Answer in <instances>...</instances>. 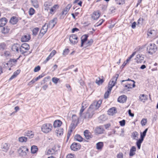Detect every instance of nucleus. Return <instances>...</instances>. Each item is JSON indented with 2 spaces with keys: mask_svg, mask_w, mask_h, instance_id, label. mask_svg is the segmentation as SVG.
<instances>
[{
  "mask_svg": "<svg viewBox=\"0 0 158 158\" xmlns=\"http://www.w3.org/2000/svg\"><path fill=\"white\" fill-rule=\"evenodd\" d=\"M119 123L121 126H123L125 124V120L123 119L119 122Z\"/></svg>",
  "mask_w": 158,
  "mask_h": 158,
  "instance_id": "nucleus-55",
  "label": "nucleus"
},
{
  "mask_svg": "<svg viewBox=\"0 0 158 158\" xmlns=\"http://www.w3.org/2000/svg\"><path fill=\"white\" fill-rule=\"evenodd\" d=\"M139 99L141 101L144 102L147 99V95L144 94H141L139 97Z\"/></svg>",
  "mask_w": 158,
  "mask_h": 158,
  "instance_id": "nucleus-22",
  "label": "nucleus"
},
{
  "mask_svg": "<svg viewBox=\"0 0 158 158\" xmlns=\"http://www.w3.org/2000/svg\"><path fill=\"white\" fill-rule=\"evenodd\" d=\"M84 103H82V107H81V110H80V113H79V114H80V116H81L82 113H83V112L84 111V110L85 109L86 107H85L84 106Z\"/></svg>",
  "mask_w": 158,
  "mask_h": 158,
  "instance_id": "nucleus-45",
  "label": "nucleus"
},
{
  "mask_svg": "<svg viewBox=\"0 0 158 158\" xmlns=\"http://www.w3.org/2000/svg\"><path fill=\"white\" fill-rule=\"evenodd\" d=\"M127 99V97L125 95H121L118 98V101L122 103H124L126 102Z\"/></svg>",
  "mask_w": 158,
  "mask_h": 158,
  "instance_id": "nucleus-11",
  "label": "nucleus"
},
{
  "mask_svg": "<svg viewBox=\"0 0 158 158\" xmlns=\"http://www.w3.org/2000/svg\"><path fill=\"white\" fill-rule=\"evenodd\" d=\"M72 122L76 123L78 121V118L75 114H73L72 117Z\"/></svg>",
  "mask_w": 158,
  "mask_h": 158,
  "instance_id": "nucleus-39",
  "label": "nucleus"
},
{
  "mask_svg": "<svg viewBox=\"0 0 158 158\" xmlns=\"http://www.w3.org/2000/svg\"><path fill=\"white\" fill-rule=\"evenodd\" d=\"M144 59V56L143 55L138 54L136 55L135 60H136V62L138 63H142L145 62V61H143Z\"/></svg>",
  "mask_w": 158,
  "mask_h": 158,
  "instance_id": "nucleus-6",
  "label": "nucleus"
},
{
  "mask_svg": "<svg viewBox=\"0 0 158 158\" xmlns=\"http://www.w3.org/2000/svg\"><path fill=\"white\" fill-rule=\"evenodd\" d=\"M35 12V10L32 8H31L29 10V14L30 15H32L34 14Z\"/></svg>",
  "mask_w": 158,
  "mask_h": 158,
  "instance_id": "nucleus-50",
  "label": "nucleus"
},
{
  "mask_svg": "<svg viewBox=\"0 0 158 158\" xmlns=\"http://www.w3.org/2000/svg\"><path fill=\"white\" fill-rule=\"evenodd\" d=\"M57 19L56 18H54L50 21L48 24H46V26H48V27L52 28L57 23Z\"/></svg>",
  "mask_w": 158,
  "mask_h": 158,
  "instance_id": "nucleus-9",
  "label": "nucleus"
},
{
  "mask_svg": "<svg viewBox=\"0 0 158 158\" xmlns=\"http://www.w3.org/2000/svg\"><path fill=\"white\" fill-rule=\"evenodd\" d=\"M59 7L58 5H55L50 9V12L51 14H52L56 11V10Z\"/></svg>",
  "mask_w": 158,
  "mask_h": 158,
  "instance_id": "nucleus-23",
  "label": "nucleus"
},
{
  "mask_svg": "<svg viewBox=\"0 0 158 158\" xmlns=\"http://www.w3.org/2000/svg\"><path fill=\"white\" fill-rule=\"evenodd\" d=\"M84 135L87 139H89L92 138V135L91 133L88 130H85L84 132Z\"/></svg>",
  "mask_w": 158,
  "mask_h": 158,
  "instance_id": "nucleus-17",
  "label": "nucleus"
},
{
  "mask_svg": "<svg viewBox=\"0 0 158 158\" xmlns=\"http://www.w3.org/2000/svg\"><path fill=\"white\" fill-rule=\"evenodd\" d=\"M66 158H74V155L72 154H68Z\"/></svg>",
  "mask_w": 158,
  "mask_h": 158,
  "instance_id": "nucleus-64",
  "label": "nucleus"
},
{
  "mask_svg": "<svg viewBox=\"0 0 158 158\" xmlns=\"http://www.w3.org/2000/svg\"><path fill=\"white\" fill-rule=\"evenodd\" d=\"M31 2L33 6L36 8H38L39 7L38 2L37 0H31Z\"/></svg>",
  "mask_w": 158,
  "mask_h": 158,
  "instance_id": "nucleus-32",
  "label": "nucleus"
},
{
  "mask_svg": "<svg viewBox=\"0 0 158 158\" xmlns=\"http://www.w3.org/2000/svg\"><path fill=\"white\" fill-rule=\"evenodd\" d=\"M144 20V19L143 18H140L138 21L137 25L139 27L142 26L143 23V21Z\"/></svg>",
  "mask_w": 158,
  "mask_h": 158,
  "instance_id": "nucleus-33",
  "label": "nucleus"
},
{
  "mask_svg": "<svg viewBox=\"0 0 158 158\" xmlns=\"http://www.w3.org/2000/svg\"><path fill=\"white\" fill-rule=\"evenodd\" d=\"M88 37V35H85L81 37V47L83 46L84 44L87 41Z\"/></svg>",
  "mask_w": 158,
  "mask_h": 158,
  "instance_id": "nucleus-18",
  "label": "nucleus"
},
{
  "mask_svg": "<svg viewBox=\"0 0 158 158\" xmlns=\"http://www.w3.org/2000/svg\"><path fill=\"white\" fill-rule=\"evenodd\" d=\"M104 129L101 126L97 127L94 130V132L96 134H99L103 133Z\"/></svg>",
  "mask_w": 158,
  "mask_h": 158,
  "instance_id": "nucleus-14",
  "label": "nucleus"
},
{
  "mask_svg": "<svg viewBox=\"0 0 158 158\" xmlns=\"http://www.w3.org/2000/svg\"><path fill=\"white\" fill-rule=\"evenodd\" d=\"M157 49L156 45L154 44H150L147 47V51L148 53L152 55L156 52Z\"/></svg>",
  "mask_w": 158,
  "mask_h": 158,
  "instance_id": "nucleus-2",
  "label": "nucleus"
},
{
  "mask_svg": "<svg viewBox=\"0 0 158 158\" xmlns=\"http://www.w3.org/2000/svg\"><path fill=\"white\" fill-rule=\"evenodd\" d=\"M116 3L119 5L123 4L125 2V0H115Z\"/></svg>",
  "mask_w": 158,
  "mask_h": 158,
  "instance_id": "nucleus-46",
  "label": "nucleus"
},
{
  "mask_svg": "<svg viewBox=\"0 0 158 158\" xmlns=\"http://www.w3.org/2000/svg\"><path fill=\"white\" fill-rule=\"evenodd\" d=\"M56 132L57 136H60L63 134V128H57L56 130Z\"/></svg>",
  "mask_w": 158,
  "mask_h": 158,
  "instance_id": "nucleus-24",
  "label": "nucleus"
},
{
  "mask_svg": "<svg viewBox=\"0 0 158 158\" xmlns=\"http://www.w3.org/2000/svg\"><path fill=\"white\" fill-rule=\"evenodd\" d=\"M77 123H75L73 122H72L71 123L70 126L69 127V130H71L72 131H73V130L75 128L76 125L75 124Z\"/></svg>",
  "mask_w": 158,
  "mask_h": 158,
  "instance_id": "nucleus-42",
  "label": "nucleus"
},
{
  "mask_svg": "<svg viewBox=\"0 0 158 158\" xmlns=\"http://www.w3.org/2000/svg\"><path fill=\"white\" fill-rule=\"evenodd\" d=\"M78 39L77 36L75 34H72L70 35L69 40L71 43L73 44H76L78 41L77 40Z\"/></svg>",
  "mask_w": 158,
  "mask_h": 158,
  "instance_id": "nucleus-7",
  "label": "nucleus"
},
{
  "mask_svg": "<svg viewBox=\"0 0 158 158\" xmlns=\"http://www.w3.org/2000/svg\"><path fill=\"white\" fill-rule=\"evenodd\" d=\"M147 35L148 36L152 37L155 36L156 35V31L151 29H149L147 32Z\"/></svg>",
  "mask_w": 158,
  "mask_h": 158,
  "instance_id": "nucleus-15",
  "label": "nucleus"
},
{
  "mask_svg": "<svg viewBox=\"0 0 158 158\" xmlns=\"http://www.w3.org/2000/svg\"><path fill=\"white\" fill-rule=\"evenodd\" d=\"M91 18L94 20L98 19L100 16V13L98 11H94L91 15Z\"/></svg>",
  "mask_w": 158,
  "mask_h": 158,
  "instance_id": "nucleus-13",
  "label": "nucleus"
},
{
  "mask_svg": "<svg viewBox=\"0 0 158 158\" xmlns=\"http://www.w3.org/2000/svg\"><path fill=\"white\" fill-rule=\"evenodd\" d=\"M136 151V147L134 146H132L130 150L129 155L131 156H133L134 155L135 153V152Z\"/></svg>",
  "mask_w": 158,
  "mask_h": 158,
  "instance_id": "nucleus-20",
  "label": "nucleus"
},
{
  "mask_svg": "<svg viewBox=\"0 0 158 158\" xmlns=\"http://www.w3.org/2000/svg\"><path fill=\"white\" fill-rule=\"evenodd\" d=\"M102 103L101 100H99L98 101H94L90 105L87 112L84 114V118L87 119L91 118L95 113V111L100 107Z\"/></svg>",
  "mask_w": 158,
  "mask_h": 158,
  "instance_id": "nucleus-1",
  "label": "nucleus"
},
{
  "mask_svg": "<svg viewBox=\"0 0 158 158\" xmlns=\"http://www.w3.org/2000/svg\"><path fill=\"white\" fill-rule=\"evenodd\" d=\"M6 47V45L4 43H2L0 45V50H4Z\"/></svg>",
  "mask_w": 158,
  "mask_h": 158,
  "instance_id": "nucleus-52",
  "label": "nucleus"
},
{
  "mask_svg": "<svg viewBox=\"0 0 158 158\" xmlns=\"http://www.w3.org/2000/svg\"><path fill=\"white\" fill-rule=\"evenodd\" d=\"M118 77V74L115 75L114 77L111 80L109 81V94L110 93L112 87L114 86L116 83V81Z\"/></svg>",
  "mask_w": 158,
  "mask_h": 158,
  "instance_id": "nucleus-4",
  "label": "nucleus"
},
{
  "mask_svg": "<svg viewBox=\"0 0 158 158\" xmlns=\"http://www.w3.org/2000/svg\"><path fill=\"white\" fill-rule=\"evenodd\" d=\"M117 158H123V154L122 153H119L117 155Z\"/></svg>",
  "mask_w": 158,
  "mask_h": 158,
  "instance_id": "nucleus-63",
  "label": "nucleus"
},
{
  "mask_svg": "<svg viewBox=\"0 0 158 158\" xmlns=\"http://www.w3.org/2000/svg\"><path fill=\"white\" fill-rule=\"evenodd\" d=\"M57 149H56L52 148L51 149H49L47 152V154H52L54 153L55 152L57 151Z\"/></svg>",
  "mask_w": 158,
  "mask_h": 158,
  "instance_id": "nucleus-41",
  "label": "nucleus"
},
{
  "mask_svg": "<svg viewBox=\"0 0 158 158\" xmlns=\"http://www.w3.org/2000/svg\"><path fill=\"white\" fill-rule=\"evenodd\" d=\"M40 69V67L39 66H37L35 67L34 70V72H37Z\"/></svg>",
  "mask_w": 158,
  "mask_h": 158,
  "instance_id": "nucleus-59",
  "label": "nucleus"
},
{
  "mask_svg": "<svg viewBox=\"0 0 158 158\" xmlns=\"http://www.w3.org/2000/svg\"><path fill=\"white\" fill-rule=\"evenodd\" d=\"M107 90L104 95V99H106L109 97V85L107 86Z\"/></svg>",
  "mask_w": 158,
  "mask_h": 158,
  "instance_id": "nucleus-47",
  "label": "nucleus"
},
{
  "mask_svg": "<svg viewBox=\"0 0 158 158\" xmlns=\"http://www.w3.org/2000/svg\"><path fill=\"white\" fill-rule=\"evenodd\" d=\"M26 135L30 138H32L34 136V132L31 131H28L26 132Z\"/></svg>",
  "mask_w": 158,
  "mask_h": 158,
  "instance_id": "nucleus-29",
  "label": "nucleus"
},
{
  "mask_svg": "<svg viewBox=\"0 0 158 158\" xmlns=\"http://www.w3.org/2000/svg\"><path fill=\"white\" fill-rule=\"evenodd\" d=\"M28 151V149L25 146L21 147L18 150V153L22 156H26Z\"/></svg>",
  "mask_w": 158,
  "mask_h": 158,
  "instance_id": "nucleus-5",
  "label": "nucleus"
},
{
  "mask_svg": "<svg viewBox=\"0 0 158 158\" xmlns=\"http://www.w3.org/2000/svg\"><path fill=\"white\" fill-rule=\"evenodd\" d=\"M75 139L77 141L79 142H81L82 140V137L79 135H77L74 136Z\"/></svg>",
  "mask_w": 158,
  "mask_h": 158,
  "instance_id": "nucleus-40",
  "label": "nucleus"
},
{
  "mask_svg": "<svg viewBox=\"0 0 158 158\" xmlns=\"http://www.w3.org/2000/svg\"><path fill=\"white\" fill-rule=\"evenodd\" d=\"M110 22L111 24L109 26V28H112L114 27L115 23L113 22L112 20H110Z\"/></svg>",
  "mask_w": 158,
  "mask_h": 158,
  "instance_id": "nucleus-61",
  "label": "nucleus"
},
{
  "mask_svg": "<svg viewBox=\"0 0 158 158\" xmlns=\"http://www.w3.org/2000/svg\"><path fill=\"white\" fill-rule=\"evenodd\" d=\"M93 42V40L92 39H91L89 40L88 42L86 44V46H90L91 45Z\"/></svg>",
  "mask_w": 158,
  "mask_h": 158,
  "instance_id": "nucleus-56",
  "label": "nucleus"
},
{
  "mask_svg": "<svg viewBox=\"0 0 158 158\" xmlns=\"http://www.w3.org/2000/svg\"><path fill=\"white\" fill-rule=\"evenodd\" d=\"M39 31V28L38 27H36L34 28L32 30V33L33 35H36Z\"/></svg>",
  "mask_w": 158,
  "mask_h": 158,
  "instance_id": "nucleus-43",
  "label": "nucleus"
},
{
  "mask_svg": "<svg viewBox=\"0 0 158 158\" xmlns=\"http://www.w3.org/2000/svg\"><path fill=\"white\" fill-rule=\"evenodd\" d=\"M146 133L144 132H143L142 133L141 132L140 133V138L141 139H142L143 140V139L144 138V137L146 135Z\"/></svg>",
  "mask_w": 158,
  "mask_h": 158,
  "instance_id": "nucleus-54",
  "label": "nucleus"
},
{
  "mask_svg": "<svg viewBox=\"0 0 158 158\" xmlns=\"http://www.w3.org/2000/svg\"><path fill=\"white\" fill-rule=\"evenodd\" d=\"M21 47H22V48H23V49H24L26 51L29 50L30 48L29 45L27 43L22 44Z\"/></svg>",
  "mask_w": 158,
  "mask_h": 158,
  "instance_id": "nucleus-31",
  "label": "nucleus"
},
{
  "mask_svg": "<svg viewBox=\"0 0 158 158\" xmlns=\"http://www.w3.org/2000/svg\"><path fill=\"white\" fill-rule=\"evenodd\" d=\"M143 140L142 139H139L136 142V144L139 149H140L141 144L142 143Z\"/></svg>",
  "mask_w": 158,
  "mask_h": 158,
  "instance_id": "nucleus-36",
  "label": "nucleus"
},
{
  "mask_svg": "<svg viewBox=\"0 0 158 158\" xmlns=\"http://www.w3.org/2000/svg\"><path fill=\"white\" fill-rule=\"evenodd\" d=\"M56 52L55 50H53L49 55L50 56L52 57L56 53Z\"/></svg>",
  "mask_w": 158,
  "mask_h": 158,
  "instance_id": "nucleus-62",
  "label": "nucleus"
},
{
  "mask_svg": "<svg viewBox=\"0 0 158 158\" xmlns=\"http://www.w3.org/2000/svg\"><path fill=\"white\" fill-rule=\"evenodd\" d=\"M124 88L123 89V91H126V90L127 89H128V91H129L130 90L129 89H131L132 88V87H131V86H128V85H125L124 86Z\"/></svg>",
  "mask_w": 158,
  "mask_h": 158,
  "instance_id": "nucleus-48",
  "label": "nucleus"
},
{
  "mask_svg": "<svg viewBox=\"0 0 158 158\" xmlns=\"http://www.w3.org/2000/svg\"><path fill=\"white\" fill-rule=\"evenodd\" d=\"M103 146V143L102 142H99L96 144V148L98 150H101Z\"/></svg>",
  "mask_w": 158,
  "mask_h": 158,
  "instance_id": "nucleus-35",
  "label": "nucleus"
},
{
  "mask_svg": "<svg viewBox=\"0 0 158 158\" xmlns=\"http://www.w3.org/2000/svg\"><path fill=\"white\" fill-rule=\"evenodd\" d=\"M131 81L133 82H134L133 84L132 85V87L133 88H134V87L135 86V81H134V80H131L129 78H128L127 80H122L121 81V82H124L125 81Z\"/></svg>",
  "mask_w": 158,
  "mask_h": 158,
  "instance_id": "nucleus-57",
  "label": "nucleus"
},
{
  "mask_svg": "<svg viewBox=\"0 0 158 158\" xmlns=\"http://www.w3.org/2000/svg\"><path fill=\"white\" fill-rule=\"evenodd\" d=\"M52 5V3L49 1L46 2H44V6L45 7V10L48 11L50 9V7Z\"/></svg>",
  "mask_w": 158,
  "mask_h": 158,
  "instance_id": "nucleus-16",
  "label": "nucleus"
},
{
  "mask_svg": "<svg viewBox=\"0 0 158 158\" xmlns=\"http://www.w3.org/2000/svg\"><path fill=\"white\" fill-rule=\"evenodd\" d=\"M10 145L7 143H2L1 148L2 151L4 152H6L9 149Z\"/></svg>",
  "mask_w": 158,
  "mask_h": 158,
  "instance_id": "nucleus-8",
  "label": "nucleus"
},
{
  "mask_svg": "<svg viewBox=\"0 0 158 158\" xmlns=\"http://www.w3.org/2000/svg\"><path fill=\"white\" fill-rule=\"evenodd\" d=\"M116 112L117 109L116 107H113L109 109V115H113Z\"/></svg>",
  "mask_w": 158,
  "mask_h": 158,
  "instance_id": "nucleus-26",
  "label": "nucleus"
},
{
  "mask_svg": "<svg viewBox=\"0 0 158 158\" xmlns=\"http://www.w3.org/2000/svg\"><path fill=\"white\" fill-rule=\"evenodd\" d=\"M69 49H66L63 51V54L64 55H67L69 53Z\"/></svg>",
  "mask_w": 158,
  "mask_h": 158,
  "instance_id": "nucleus-58",
  "label": "nucleus"
},
{
  "mask_svg": "<svg viewBox=\"0 0 158 158\" xmlns=\"http://www.w3.org/2000/svg\"><path fill=\"white\" fill-rule=\"evenodd\" d=\"M19 141L21 142H26L27 140V138L25 137H21L19 138Z\"/></svg>",
  "mask_w": 158,
  "mask_h": 158,
  "instance_id": "nucleus-44",
  "label": "nucleus"
},
{
  "mask_svg": "<svg viewBox=\"0 0 158 158\" xmlns=\"http://www.w3.org/2000/svg\"><path fill=\"white\" fill-rule=\"evenodd\" d=\"M52 57L49 55L46 59V60H44L43 62V63L45 64L47 61H48Z\"/></svg>",
  "mask_w": 158,
  "mask_h": 158,
  "instance_id": "nucleus-60",
  "label": "nucleus"
},
{
  "mask_svg": "<svg viewBox=\"0 0 158 158\" xmlns=\"http://www.w3.org/2000/svg\"><path fill=\"white\" fill-rule=\"evenodd\" d=\"M7 20L6 18H3L0 19V27L4 26L7 23Z\"/></svg>",
  "mask_w": 158,
  "mask_h": 158,
  "instance_id": "nucleus-21",
  "label": "nucleus"
},
{
  "mask_svg": "<svg viewBox=\"0 0 158 158\" xmlns=\"http://www.w3.org/2000/svg\"><path fill=\"white\" fill-rule=\"evenodd\" d=\"M147 122L146 119L143 118L141 121V123L142 126H144L146 125Z\"/></svg>",
  "mask_w": 158,
  "mask_h": 158,
  "instance_id": "nucleus-49",
  "label": "nucleus"
},
{
  "mask_svg": "<svg viewBox=\"0 0 158 158\" xmlns=\"http://www.w3.org/2000/svg\"><path fill=\"white\" fill-rule=\"evenodd\" d=\"M19 45L18 44H14L12 47L11 49L14 51H16L17 52H19Z\"/></svg>",
  "mask_w": 158,
  "mask_h": 158,
  "instance_id": "nucleus-25",
  "label": "nucleus"
},
{
  "mask_svg": "<svg viewBox=\"0 0 158 158\" xmlns=\"http://www.w3.org/2000/svg\"><path fill=\"white\" fill-rule=\"evenodd\" d=\"M18 21V19L16 17H13L11 18L10 22L12 24H15Z\"/></svg>",
  "mask_w": 158,
  "mask_h": 158,
  "instance_id": "nucleus-28",
  "label": "nucleus"
},
{
  "mask_svg": "<svg viewBox=\"0 0 158 158\" xmlns=\"http://www.w3.org/2000/svg\"><path fill=\"white\" fill-rule=\"evenodd\" d=\"M62 122L59 120L55 121L53 123V127H60L62 124Z\"/></svg>",
  "mask_w": 158,
  "mask_h": 158,
  "instance_id": "nucleus-19",
  "label": "nucleus"
},
{
  "mask_svg": "<svg viewBox=\"0 0 158 158\" xmlns=\"http://www.w3.org/2000/svg\"><path fill=\"white\" fill-rule=\"evenodd\" d=\"M104 81V80L103 79H101L99 77L98 79H96L95 82L98 85H100L102 84Z\"/></svg>",
  "mask_w": 158,
  "mask_h": 158,
  "instance_id": "nucleus-38",
  "label": "nucleus"
},
{
  "mask_svg": "<svg viewBox=\"0 0 158 158\" xmlns=\"http://www.w3.org/2000/svg\"><path fill=\"white\" fill-rule=\"evenodd\" d=\"M52 128V126L51 123H47L42 125L41 130L43 132L47 133L50 132Z\"/></svg>",
  "mask_w": 158,
  "mask_h": 158,
  "instance_id": "nucleus-3",
  "label": "nucleus"
},
{
  "mask_svg": "<svg viewBox=\"0 0 158 158\" xmlns=\"http://www.w3.org/2000/svg\"><path fill=\"white\" fill-rule=\"evenodd\" d=\"M80 148L81 145L80 144L76 143H73L70 146L71 150L74 151H77L79 150Z\"/></svg>",
  "mask_w": 158,
  "mask_h": 158,
  "instance_id": "nucleus-10",
  "label": "nucleus"
},
{
  "mask_svg": "<svg viewBox=\"0 0 158 158\" xmlns=\"http://www.w3.org/2000/svg\"><path fill=\"white\" fill-rule=\"evenodd\" d=\"M38 150L37 147L36 146L33 145L32 146L31 148V151L32 153L34 154Z\"/></svg>",
  "mask_w": 158,
  "mask_h": 158,
  "instance_id": "nucleus-37",
  "label": "nucleus"
},
{
  "mask_svg": "<svg viewBox=\"0 0 158 158\" xmlns=\"http://www.w3.org/2000/svg\"><path fill=\"white\" fill-rule=\"evenodd\" d=\"M59 80V79L55 77H53L52 79V82L56 84L57 83Z\"/></svg>",
  "mask_w": 158,
  "mask_h": 158,
  "instance_id": "nucleus-51",
  "label": "nucleus"
},
{
  "mask_svg": "<svg viewBox=\"0 0 158 158\" xmlns=\"http://www.w3.org/2000/svg\"><path fill=\"white\" fill-rule=\"evenodd\" d=\"M107 117L106 115H102L99 116L98 119L100 121V123H102L107 119Z\"/></svg>",
  "mask_w": 158,
  "mask_h": 158,
  "instance_id": "nucleus-27",
  "label": "nucleus"
},
{
  "mask_svg": "<svg viewBox=\"0 0 158 158\" xmlns=\"http://www.w3.org/2000/svg\"><path fill=\"white\" fill-rule=\"evenodd\" d=\"M30 39V37L29 35H24L21 38V40L22 42H27Z\"/></svg>",
  "mask_w": 158,
  "mask_h": 158,
  "instance_id": "nucleus-30",
  "label": "nucleus"
},
{
  "mask_svg": "<svg viewBox=\"0 0 158 158\" xmlns=\"http://www.w3.org/2000/svg\"><path fill=\"white\" fill-rule=\"evenodd\" d=\"M132 134L134 139H135V138H138L137 136L138 135V133L137 131H134L133 132Z\"/></svg>",
  "mask_w": 158,
  "mask_h": 158,
  "instance_id": "nucleus-53",
  "label": "nucleus"
},
{
  "mask_svg": "<svg viewBox=\"0 0 158 158\" xmlns=\"http://www.w3.org/2000/svg\"><path fill=\"white\" fill-rule=\"evenodd\" d=\"M48 28V26H47L46 23H45L41 29L39 35H42L43 36L47 32Z\"/></svg>",
  "mask_w": 158,
  "mask_h": 158,
  "instance_id": "nucleus-12",
  "label": "nucleus"
},
{
  "mask_svg": "<svg viewBox=\"0 0 158 158\" xmlns=\"http://www.w3.org/2000/svg\"><path fill=\"white\" fill-rule=\"evenodd\" d=\"M9 30L10 29L8 27H5L3 28L2 30V32L3 33L6 34L9 32Z\"/></svg>",
  "mask_w": 158,
  "mask_h": 158,
  "instance_id": "nucleus-34",
  "label": "nucleus"
}]
</instances>
